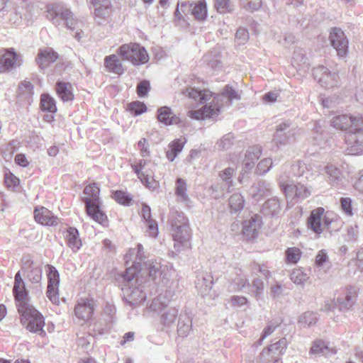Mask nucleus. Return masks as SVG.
<instances>
[{"mask_svg":"<svg viewBox=\"0 0 363 363\" xmlns=\"http://www.w3.org/2000/svg\"><path fill=\"white\" fill-rule=\"evenodd\" d=\"M94 342V337L90 334H84L77 339L78 347L85 352H89L92 349Z\"/></svg>","mask_w":363,"mask_h":363,"instance_id":"obj_43","label":"nucleus"},{"mask_svg":"<svg viewBox=\"0 0 363 363\" xmlns=\"http://www.w3.org/2000/svg\"><path fill=\"white\" fill-rule=\"evenodd\" d=\"M157 113L158 121L166 125H177L181 121L179 117L174 114L169 107H161L158 108Z\"/></svg>","mask_w":363,"mask_h":363,"instance_id":"obj_23","label":"nucleus"},{"mask_svg":"<svg viewBox=\"0 0 363 363\" xmlns=\"http://www.w3.org/2000/svg\"><path fill=\"white\" fill-rule=\"evenodd\" d=\"M129 110L135 115H140L146 111L147 108L144 103L140 101H134L128 105Z\"/></svg>","mask_w":363,"mask_h":363,"instance_id":"obj_54","label":"nucleus"},{"mask_svg":"<svg viewBox=\"0 0 363 363\" xmlns=\"http://www.w3.org/2000/svg\"><path fill=\"white\" fill-rule=\"evenodd\" d=\"M179 310L175 307H167L161 313V323L165 326H170L174 323Z\"/></svg>","mask_w":363,"mask_h":363,"instance_id":"obj_33","label":"nucleus"},{"mask_svg":"<svg viewBox=\"0 0 363 363\" xmlns=\"http://www.w3.org/2000/svg\"><path fill=\"white\" fill-rule=\"evenodd\" d=\"M356 300V293L354 291H350L347 292L344 298H337L338 301V310L347 311L354 303Z\"/></svg>","mask_w":363,"mask_h":363,"instance_id":"obj_40","label":"nucleus"},{"mask_svg":"<svg viewBox=\"0 0 363 363\" xmlns=\"http://www.w3.org/2000/svg\"><path fill=\"white\" fill-rule=\"evenodd\" d=\"M280 186L283 189L287 199H306L311 194L310 189L305 185L301 183L289 184L287 182H286L284 179L282 177L280 178Z\"/></svg>","mask_w":363,"mask_h":363,"instance_id":"obj_12","label":"nucleus"},{"mask_svg":"<svg viewBox=\"0 0 363 363\" xmlns=\"http://www.w3.org/2000/svg\"><path fill=\"white\" fill-rule=\"evenodd\" d=\"M117 53L124 60L129 61L134 65H143L149 60V55L145 48L135 43L122 45Z\"/></svg>","mask_w":363,"mask_h":363,"instance_id":"obj_9","label":"nucleus"},{"mask_svg":"<svg viewBox=\"0 0 363 363\" xmlns=\"http://www.w3.org/2000/svg\"><path fill=\"white\" fill-rule=\"evenodd\" d=\"M235 174V169L232 167H228L219 173V177L221 182L228 183L232 186L233 177Z\"/></svg>","mask_w":363,"mask_h":363,"instance_id":"obj_50","label":"nucleus"},{"mask_svg":"<svg viewBox=\"0 0 363 363\" xmlns=\"http://www.w3.org/2000/svg\"><path fill=\"white\" fill-rule=\"evenodd\" d=\"M44 14L45 18L59 29L66 28L73 30L75 28L77 20L71 9L64 3L48 4L45 6Z\"/></svg>","mask_w":363,"mask_h":363,"instance_id":"obj_5","label":"nucleus"},{"mask_svg":"<svg viewBox=\"0 0 363 363\" xmlns=\"http://www.w3.org/2000/svg\"><path fill=\"white\" fill-rule=\"evenodd\" d=\"M33 93V87L29 81H23L18 86V96L21 100H29Z\"/></svg>","mask_w":363,"mask_h":363,"instance_id":"obj_41","label":"nucleus"},{"mask_svg":"<svg viewBox=\"0 0 363 363\" xmlns=\"http://www.w3.org/2000/svg\"><path fill=\"white\" fill-rule=\"evenodd\" d=\"M143 258L144 252L142 245H138L136 247L130 249L125 256V264L128 267L123 278L128 282V286L123 290L125 301L130 305L141 303L146 298L145 294L140 288L133 287L130 285L131 281L140 272L141 261Z\"/></svg>","mask_w":363,"mask_h":363,"instance_id":"obj_3","label":"nucleus"},{"mask_svg":"<svg viewBox=\"0 0 363 363\" xmlns=\"http://www.w3.org/2000/svg\"><path fill=\"white\" fill-rule=\"evenodd\" d=\"M40 105L43 111L55 113L57 111L55 101L48 94H43L40 99Z\"/></svg>","mask_w":363,"mask_h":363,"instance_id":"obj_46","label":"nucleus"},{"mask_svg":"<svg viewBox=\"0 0 363 363\" xmlns=\"http://www.w3.org/2000/svg\"><path fill=\"white\" fill-rule=\"evenodd\" d=\"M286 260L289 263H297L301 256V250L297 247H289L286 252Z\"/></svg>","mask_w":363,"mask_h":363,"instance_id":"obj_48","label":"nucleus"},{"mask_svg":"<svg viewBox=\"0 0 363 363\" xmlns=\"http://www.w3.org/2000/svg\"><path fill=\"white\" fill-rule=\"evenodd\" d=\"M235 38L239 44H244L249 39V33L246 29L240 28L236 32Z\"/></svg>","mask_w":363,"mask_h":363,"instance_id":"obj_60","label":"nucleus"},{"mask_svg":"<svg viewBox=\"0 0 363 363\" xmlns=\"http://www.w3.org/2000/svg\"><path fill=\"white\" fill-rule=\"evenodd\" d=\"M22 64L21 56L13 50L0 53V72H9Z\"/></svg>","mask_w":363,"mask_h":363,"instance_id":"obj_15","label":"nucleus"},{"mask_svg":"<svg viewBox=\"0 0 363 363\" xmlns=\"http://www.w3.org/2000/svg\"><path fill=\"white\" fill-rule=\"evenodd\" d=\"M18 311L21 316V323L31 333H38L40 335L45 334L43 330L45 325L44 318L31 304L20 306Z\"/></svg>","mask_w":363,"mask_h":363,"instance_id":"obj_7","label":"nucleus"},{"mask_svg":"<svg viewBox=\"0 0 363 363\" xmlns=\"http://www.w3.org/2000/svg\"><path fill=\"white\" fill-rule=\"evenodd\" d=\"M34 218L38 223L45 225H55L58 223V218L43 206L35 209Z\"/></svg>","mask_w":363,"mask_h":363,"instance_id":"obj_19","label":"nucleus"},{"mask_svg":"<svg viewBox=\"0 0 363 363\" xmlns=\"http://www.w3.org/2000/svg\"><path fill=\"white\" fill-rule=\"evenodd\" d=\"M336 353V350L323 340H315L312 342L309 354L315 356L329 357Z\"/></svg>","mask_w":363,"mask_h":363,"instance_id":"obj_20","label":"nucleus"},{"mask_svg":"<svg viewBox=\"0 0 363 363\" xmlns=\"http://www.w3.org/2000/svg\"><path fill=\"white\" fill-rule=\"evenodd\" d=\"M48 289L47 296L50 301L56 305L60 303L59 284L60 274L56 268L52 265H47Z\"/></svg>","mask_w":363,"mask_h":363,"instance_id":"obj_11","label":"nucleus"},{"mask_svg":"<svg viewBox=\"0 0 363 363\" xmlns=\"http://www.w3.org/2000/svg\"><path fill=\"white\" fill-rule=\"evenodd\" d=\"M58 57L57 54L51 48L41 50L37 58V63L41 69H44L49 64L54 62Z\"/></svg>","mask_w":363,"mask_h":363,"instance_id":"obj_25","label":"nucleus"},{"mask_svg":"<svg viewBox=\"0 0 363 363\" xmlns=\"http://www.w3.org/2000/svg\"><path fill=\"white\" fill-rule=\"evenodd\" d=\"M229 303L233 308H241L248 304V300L242 296H232Z\"/></svg>","mask_w":363,"mask_h":363,"instance_id":"obj_55","label":"nucleus"},{"mask_svg":"<svg viewBox=\"0 0 363 363\" xmlns=\"http://www.w3.org/2000/svg\"><path fill=\"white\" fill-rule=\"evenodd\" d=\"M317 320L318 318L315 313L307 311L298 316V325L301 328H310L316 323Z\"/></svg>","mask_w":363,"mask_h":363,"instance_id":"obj_38","label":"nucleus"},{"mask_svg":"<svg viewBox=\"0 0 363 363\" xmlns=\"http://www.w3.org/2000/svg\"><path fill=\"white\" fill-rule=\"evenodd\" d=\"M99 188L95 184H90L85 187L83 199L85 203L86 213L96 222L104 224L106 222V216L100 209Z\"/></svg>","mask_w":363,"mask_h":363,"instance_id":"obj_6","label":"nucleus"},{"mask_svg":"<svg viewBox=\"0 0 363 363\" xmlns=\"http://www.w3.org/2000/svg\"><path fill=\"white\" fill-rule=\"evenodd\" d=\"M133 169L137 174L138 177L140 179L141 182L149 189L155 190L158 188V182L154 179L153 177L147 172H140L139 167L138 165H133Z\"/></svg>","mask_w":363,"mask_h":363,"instance_id":"obj_30","label":"nucleus"},{"mask_svg":"<svg viewBox=\"0 0 363 363\" xmlns=\"http://www.w3.org/2000/svg\"><path fill=\"white\" fill-rule=\"evenodd\" d=\"M96 17L104 18L110 13V1L108 0H91Z\"/></svg>","mask_w":363,"mask_h":363,"instance_id":"obj_31","label":"nucleus"},{"mask_svg":"<svg viewBox=\"0 0 363 363\" xmlns=\"http://www.w3.org/2000/svg\"><path fill=\"white\" fill-rule=\"evenodd\" d=\"M213 277L208 273H201L197 277L196 287L202 296H207L212 289Z\"/></svg>","mask_w":363,"mask_h":363,"instance_id":"obj_22","label":"nucleus"},{"mask_svg":"<svg viewBox=\"0 0 363 363\" xmlns=\"http://www.w3.org/2000/svg\"><path fill=\"white\" fill-rule=\"evenodd\" d=\"M333 219L323 208H318L311 211L308 218V228L315 234L320 235L330 228Z\"/></svg>","mask_w":363,"mask_h":363,"instance_id":"obj_10","label":"nucleus"},{"mask_svg":"<svg viewBox=\"0 0 363 363\" xmlns=\"http://www.w3.org/2000/svg\"><path fill=\"white\" fill-rule=\"evenodd\" d=\"M331 125L339 130L350 128L345 136L348 155H356L363 152V118L346 114L337 115L331 120Z\"/></svg>","mask_w":363,"mask_h":363,"instance_id":"obj_4","label":"nucleus"},{"mask_svg":"<svg viewBox=\"0 0 363 363\" xmlns=\"http://www.w3.org/2000/svg\"><path fill=\"white\" fill-rule=\"evenodd\" d=\"M113 199L119 203L126 205L130 203L132 198L122 191H116L113 194Z\"/></svg>","mask_w":363,"mask_h":363,"instance_id":"obj_56","label":"nucleus"},{"mask_svg":"<svg viewBox=\"0 0 363 363\" xmlns=\"http://www.w3.org/2000/svg\"><path fill=\"white\" fill-rule=\"evenodd\" d=\"M336 308L338 309V301H337V300H335V299H330V300H327L323 308H321L322 311H325V312H333L334 311Z\"/></svg>","mask_w":363,"mask_h":363,"instance_id":"obj_63","label":"nucleus"},{"mask_svg":"<svg viewBox=\"0 0 363 363\" xmlns=\"http://www.w3.org/2000/svg\"><path fill=\"white\" fill-rule=\"evenodd\" d=\"M328 262L327 252L324 250H320L315 257V264L318 267H324Z\"/></svg>","mask_w":363,"mask_h":363,"instance_id":"obj_58","label":"nucleus"},{"mask_svg":"<svg viewBox=\"0 0 363 363\" xmlns=\"http://www.w3.org/2000/svg\"><path fill=\"white\" fill-rule=\"evenodd\" d=\"M272 167V160L271 158H264L257 165L255 172L257 174H264L267 173Z\"/></svg>","mask_w":363,"mask_h":363,"instance_id":"obj_49","label":"nucleus"},{"mask_svg":"<svg viewBox=\"0 0 363 363\" xmlns=\"http://www.w3.org/2000/svg\"><path fill=\"white\" fill-rule=\"evenodd\" d=\"M182 94L195 102L204 106L197 110H189L187 116L196 120H205L216 118L225 108H228L235 101L241 99L242 91L232 86L226 85L220 94L213 98L211 91L203 89L199 90L192 87L185 89Z\"/></svg>","mask_w":363,"mask_h":363,"instance_id":"obj_1","label":"nucleus"},{"mask_svg":"<svg viewBox=\"0 0 363 363\" xmlns=\"http://www.w3.org/2000/svg\"><path fill=\"white\" fill-rule=\"evenodd\" d=\"M58 97L63 102L72 101L74 99L73 89L70 83L58 82L55 87Z\"/></svg>","mask_w":363,"mask_h":363,"instance_id":"obj_28","label":"nucleus"},{"mask_svg":"<svg viewBox=\"0 0 363 363\" xmlns=\"http://www.w3.org/2000/svg\"><path fill=\"white\" fill-rule=\"evenodd\" d=\"M291 280L296 285H303L308 279V275L302 269H294L290 276Z\"/></svg>","mask_w":363,"mask_h":363,"instance_id":"obj_45","label":"nucleus"},{"mask_svg":"<svg viewBox=\"0 0 363 363\" xmlns=\"http://www.w3.org/2000/svg\"><path fill=\"white\" fill-rule=\"evenodd\" d=\"M261 5V0H244L242 2L243 7L252 12L258 10Z\"/></svg>","mask_w":363,"mask_h":363,"instance_id":"obj_57","label":"nucleus"},{"mask_svg":"<svg viewBox=\"0 0 363 363\" xmlns=\"http://www.w3.org/2000/svg\"><path fill=\"white\" fill-rule=\"evenodd\" d=\"M184 143L182 139H177L169 143L166 156L170 162H173L177 155L182 152Z\"/></svg>","mask_w":363,"mask_h":363,"instance_id":"obj_37","label":"nucleus"},{"mask_svg":"<svg viewBox=\"0 0 363 363\" xmlns=\"http://www.w3.org/2000/svg\"><path fill=\"white\" fill-rule=\"evenodd\" d=\"M191 330V319L187 314H180L177 333L179 336L186 337Z\"/></svg>","mask_w":363,"mask_h":363,"instance_id":"obj_32","label":"nucleus"},{"mask_svg":"<svg viewBox=\"0 0 363 363\" xmlns=\"http://www.w3.org/2000/svg\"><path fill=\"white\" fill-rule=\"evenodd\" d=\"M94 309V303L93 299L82 298L74 309V314L77 321L80 325L87 323L93 313Z\"/></svg>","mask_w":363,"mask_h":363,"instance_id":"obj_14","label":"nucleus"},{"mask_svg":"<svg viewBox=\"0 0 363 363\" xmlns=\"http://www.w3.org/2000/svg\"><path fill=\"white\" fill-rule=\"evenodd\" d=\"M260 227L259 218L257 216L251 217L248 220H245L242 223V234L247 239L255 238Z\"/></svg>","mask_w":363,"mask_h":363,"instance_id":"obj_21","label":"nucleus"},{"mask_svg":"<svg viewBox=\"0 0 363 363\" xmlns=\"http://www.w3.org/2000/svg\"><path fill=\"white\" fill-rule=\"evenodd\" d=\"M172 226L174 249L177 252H181L190 248L191 232L187 218L183 215H179Z\"/></svg>","mask_w":363,"mask_h":363,"instance_id":"obj_8","label":"nucleus"},{"mask_svg":"<svg viewBox=\"0 0 363 363\" xmlns=\"http://www.w3.org/2000/svg\"><path fill=\"white\" fill-rule=\"evenodd\" d=\"M230 187L231 186L228 183H223L219 181L211 186L209 189L210 194L215 199L223 198L228 192Z\"/></svg>","mask_w":363,"mask_h":363,"instance_id":"obj_36","label":"nucleus"},{"mask_svg":"<svg viewBox=\"0 0 363 363\" xmlns=\"http://www.w3.org/2000/svg\"><path fill=\"white\" fill-rule=\"evenodd\" d=\"M187 184L184 179L178 178L176 181L175 194L179 201L187 203L189 198L187 194Z\"/></svg>","mask_w":363,"mask_h":363,"instance_id":"obj_34","label":"nucleus"},{"mask_svg":"<svg viewBox=\"0 0 363 363\" xmlns=\"http://www.w3.org/2000/svg\"><path fill=\"white\" fill-rule=\"evenodd\" d=\"M65 238L69 247L74 252H77L82 246V241L79 238V233L75 228H69L66 231Z\"/></svg>","mask_w":363,"mask_h":363,"instance_id":"obj_29","label":"nucleus"},{"mask_svg":"<svg viewBox=\"0 0 363 363\" xmlns=\"http://www.w3.org/2000/svg\"><path fill=\"white\" fill-rule=\"evenodd\" d=\"M215 8L220 13L231 12L234 9L230 0H216Z\"/></svg>","mask_w":363,"mask_h":363,"instance_id":"obj_47","label":"nucleus"},{"mask_svg":"<svg viewBox=\"0 0 363 363\" xmlns=\"http://www.w3.org/2000/svg\"><path fill=\"white\" fill-rule=\"evenodd\" d=\"M323 174L331 185L336 184L340 179V170L333 164H328L323 167Z\"/></svg>","mask_w":363,"mask_h":363,"instance_id":"obj_35","label":"nucleus"},{"mask_svg":"<svg viewBox=\"0 0 363 363\" xmlns=\"http://www.w3.org/2000/svg\"><path fill=\"white\" fill-rule=\"evenodd\" d=\"M252 286L255 288V296L259 299L264 289V284L261 279L255 278L252 281Z\"/></svg>","mask_w":363,"mask_h":363,"instance_id":"obj_59","label":"nucleus"},{"mask_svg":"<svg viewBox=\"0 0 363 363\" xmlns=\"http://www.w3.org/2000/svg\"><path fill=\"white\" fill-rule=\"evenodd\" d=\"M286 349V340L284 339L279 340L278 342L272 344L267 349V353L272 352L274 354L279 355L283 353Z\"/></svg>","mask_w":363,"mask_h":363,"instance_id":"obj_52","label":"nucleus"},{"mask_svg":"<svg viewBox=\"0 0 363 363\" xmlns=\"http://www.w3.org/2000/svg\"><path fill=\"white\" fill-rule=\"evenodd\" d=\"M281 210L280 201L277 197L268 199L263 205L262 211L266 214L277 215Z\"/></svg>","mask_w":363,"mask_h":363,"instance_id":"obj_39","label":"nucleus"},{"mask_svg":"<svg viewBox=\"0 0 363 363\" xmlns=\"http://www.w3.org/2000/svg\"><path fill=\"white\" fill-rule=\"evenodd\" d=\"M13 292L16 301L17 308L19 309L20 306H28L30 302L28 297V292L26 289L25 283H14Z\"/></svg>","mask_w":363,"mask_h":363,"instance_id":"obj_24","label":"nucleus"},{"mask_svg":"<svg viewBox=\"0 0 363 363\" xmlns=\"http://www.w3.org/2000/svg\"><path fill=\"white\" fill-rule=\"evenodd\" d=\"M145 267L148 272L150 278L155 281L157 284L167 287L164 293L160 294L157 298L152 300L148 308V311L162 313L168 306L174 295L173 291L168 289L173 284L170 279L173 270L172 267L162 264L157 261H149L148 263L145 264Z\"/></svg>","mask_w":363,"mask_h":363,"instance_id":"obj_2","label":"nucleus"},{"mask_svg":"<svg viewBox=\"0 0 363 363\" xmlns=\"http://www.w3.org/2000/svg\"><path fill=\"white\" fill-rule=\"evenodd\" d=\"M330 40L339 56H344L346 54L348 42L341 29L333 28L330 34Z\"/></svg>","mask_w":363,"mask_h":363,"instance_id":"obj_16","label":"nucleus"},{"mask_svg":"<svg viewBox=\"0 0 363 363\" xmlns=\"http://www.w3.org/2000/svg\"><path fill=\"white\" fill-rule=\"evenodd\" d=\"M245 201L240 194H234L229 199V206L231 213H236L244 208Z\"/></svg>","mask_w":363,"mask_h":363,"instance_id":"obj_42","label":"nucleus"},{"mask_svg":"<svg viewBox=\"0 0 363 363\" xmlns=\"http://www.w3.org/2000/svg\"><path fill=\"white\" fill-rule=\"evenodd\" d=\"M5 184L9 189H15L20 184V180L11 172H6L4 174Z\"/></svg>","mask_w":363,"mask_h":363,"instance_id":"obj_53","label":"nucleus"},{"mask_svg":"<svg viewBox=\"0 0 363 363\" xmlns=\"http://www.w3.org/2000/svg\"><path fill=\"white\" fill-rule=\"evenodd\" d=\"M265 191L266 189L263 183L253 185L250 189V195L257 200L265 195Z\"/></svg>","mask_w":363,"mask_h":363,"instance_id":"obj_51","label":"nucleus"},{"mask_svg":"<svg viewBox=\"0 0 363 363\" xmlns=\"http://www.w3.org/2000/svg\"><path fill=\"white\" fill-rule=\"evenodd\" d=\"M104 66L109 72L122 74L124 72L123 65L116 55H110L104 58Z\"/></svg>","mask_w":363,"mask_h":363,"instance_id":"obj_27","label":"nucleus"},{"mask_svg":"<svg viewBox=\"0 0 363 363\" xmlns=\"http://www.w3.org/2000/svg\"><path fill=\"white\" fill-rule=\"evenodd\" d=\"M313 75L320 85L325 89L333 88L337 86L339 82L337 74L329 72L328 69L323 66L314 68Z\"/></svg>","mask_w":363,"mask_h":363,"instance_id":"obj_13","label":"nucleus"},{"mask_svg":"<svg viewBox=\"0 0 363 363\" xmlns=\"http://www.w3.org/2000/svg\"><path fill=\"white\" fill-rule=\"evenodd\" d=\"M147 230L151 237L155 238L158 234L157 223L155 220L147 222Z\"/></svg>","mask_w":363,"mask_h":363,"instance_id":"obj_64","label":"nucleus"},{"mask_svg":"<svg viewBox=\"0 0 363 363\" xmlns=\"http://www.w3.org/2000/svg\"><path fill=\"white\" fill-rule=\"evenodd\" d=\"M279 323L275 321H269L267 327L264 329L263 333L261 336V340H264L267 337L271 335L278 326Z\"/></svg>","mask_w":363,"mask_h":363,"instance_id":"obj_62","label":"nucleus"},{"mask_svg":"<svg viewBox=\"0 0 363 363\" xmlns=\"http://www.w3.org/2000/svg\"><path fill=\"white\" fill-rule=\"evenodd\" d=\"M22 270L26 277L33 283H39L42 279L41 269L29 258L23 261Z\"/></svg>","mask_w":363,"mask_h":363,"instance_id":"obj_18","label":"nucleus"},{"mask_svg":"<svg viewBox=\"0 0 363 363\" xmlns=\"http://www.w3.org/2000/svg\"><path fill=\"white\" fill-rule=\"evenodd\" d=\"M294 133L286 123L279 124L274 133V140L281 145H285L293 136Z\"/></svg>","mask_w":363,"mask_h":363,"instance_id":"obj_26","label":"nucleus"},{"mask_svg":"<svg viewBox=\"0 0 363 363\" xmlns=\"http://www.w3.org/2000/svg\"><path fill=\"white\" fill-rule=\"evenodd\" d=\"M150 88V83L147 81L140 82L137 86V93L138 96L140 97L145 96L147 94Z\"/></svg>","mask_w":363,"mask_h":363,"instance_id":"obj_61","label":"nucleus"},{"mask_svg":"<svg viewBox=\"0 0 363 363\" xmlns=\"http://www.w3.org/2000/svg\"><path fill=\"white\" fill-rule=\"evenodd\" d=\"M191 13L198 20L205 19L207 16V7L205 1L201 0L194 4Z\"/></svg>","mask_w":363,"mask_h":363,"instance_id":"obj_44","label":"nucleus"},{"mask_svg":"<svg viewBox=\"0 0 363 363\" xmlns=\"http://www.w3.org/2000/svg\"><path fill=\"white\" fill-rule=\"evenodd\" d=\"M262 154V149L259 146L250 147L245 155L242 161V167L241 174L242 176L249 174L254 168L255 162L259 158Z\"/></svg>","mask_w":363,"mask_h":363,"instance_id":"obj_17","label":"nucleus"}]
</instances>
